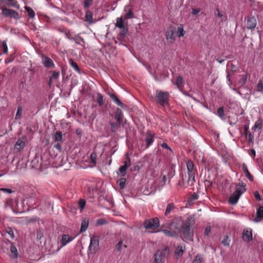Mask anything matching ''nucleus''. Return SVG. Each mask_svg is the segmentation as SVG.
<instances>
[{
  "label": "nucleus",
  "instance_id": "obj_1",
  "mask_svg": "<svg viewBox=\"0 0 263 263\" xmlns=\"http://www.w3.org/2000/svg\"><path fill=\"white\" fill-rule=\"evenodd\" d=\"M194 219L193 217L189 216L185 222L181 225V231L184 237L187 240H192L193 235V232L191 231V226L193 222Z\"/></svg>",
  "mask_w": 263,
  "mask_h": 263
},
{
  "label": "nucleus",
  "instance_id": "obj_2",
  "mask_svg": "<svg viewBox=\"0 0 263 263\" xmlns=\"http://www.w3.org/2000/svg\"><path fill=\"white\" fill-rule=\"evenodd\" d=\"M155 98L158 104L163 107L168 105L170 95L168 92L157 90L156 91Z\"/></svg>",
  "mask_w": 263,
  "mask_h": 263
},
{
  "label": "nucleus",
  "instance_id": "obj_3",
  "mask_svg": "<svg viewBox=\"0 0 263 263\" xmlns=\"http://www.w3.org/2000/svg\"><path fill=\"white\" fill-rule=\"evenodd\" d=\"M170 249L168 247H165L162 250H158L155 254L154 262L161 263L163 258H167L170 256Z\"/></svg>",
  "mask_w": 263,
  "mask_h": 263
},
{
  "label": "nucleus",
  "instance_id": "obj_4",
  "mask_svg": "<svg viewBox=\"0 0 263 263\" xmlns=\"http://www.w3.org/2000/svg\"><path fill=\"white\" fill-rule=\"evenodd\" d=\"M99 242L97 236H93L90 238V245L88 247V257H90L91 255H94L99 249Z\"/></svg>",
  "mask_w": 263,
  "mask_h": 263
},
{
  "label": "nucleus",
  "instance_id": "obj_5",
  "mask_svg": "<svg viewBox=\"0 0 263 263\" xmlns=\"http://www.w3.org/2000/svg\"><path fill=\"white\" fill-rule=\"evenodd\" d=\"M159 226V220L158 218L146 219L143 223V227L146 230H155Z\"/></svg>",
  "mask_w": 263,
  "mask_h": 263
},
{
  "label": "nucleus",
  "instance_id": "obj_6",
  "mask_svg": "<svg viewBox=\"0 0 263 263\" xmlns=\"http://www.w3.org/2000/svg\"><path fill=\"white\" fill-rule=\"evenodd\" d=\"M2 14L6 17L14 18L16 20L20 18V16L17 12L12 9H9L4 7L2 8Z\"/></svg>",
  "mask_w": 263,
  "mask_h": 263
},
{
  "label": "nucleus",
  "instance_id": "obj_7",
  "mask_svg": "<svg viewBox=\"0 0 263 263\" xmlns=\"http://www.w3.org/2000/svg\"><path fill=\"white\" fill-rule=\"evenodd\" d=\"M245 191V189H244L243 191H241L240 189L236 190V191L230 196L229 202L232 205L235 204L237 202L241 194Z\"/></svg>",
  "mask_w": 263,
  "mask_h": 263
},
{
  "label": "nucleus",
  "instance_id": "obj_8",
  "mask_svg": "<svg viewBox=\"0 0 263 263\" xmlns=\"http://www.w3.org/2000/svg\"><path fill=\"white\" fill-rule=\"evenodd\" d=\"M175 29L174 28H170L166 32V38L167 42L171 44H173L175 40V36L174 35Z\"/></svg>",
  "mask_w": 263,
  "mask_h": 263
},
{
  "label": "nucleus",
  "instance_id": "obj_9",
  "mask_svg": "<svg viewBox=\"0 0 263 263\" xmlns=\"http://www.w3.org/2000/svg\"><path fill=\"white\" fill-rule=\"evenodd\" d=\"M126 161L124 162V165L119 168V171L124 175L127 168L131 165L130 160L128 157V154H126Z\"/></svg>",
  "mask_w": 263,
  "mask_h": 263
},
{
  "label": "nucleus",
  "instance_id": "obj_10",
  "mask_svg": "<svg viewBox=\"0 0 263 263\" xmlns=\"http://www.w3.org/2000/svg\"><path fill=\"white\" fill-rule=\"evenodd\" d=\"M256 26V20L254 16H249L247 18V28L248 29H253Z\"/></svg>",
  "mask_w": 263,
  "mask_h": 263
},
{
  "label": "nucleus",
  "instance_id": "obj_11",
  "mask_svg": "<svg viewBox=\"0 0 263 263\" xmlns=\"http://www.w3.org/2000/svg\"><path fill=\"white\" fill-rule=\"evenodd\" d=\"M154 136L155 134L149 130L146 133L144 140L146 143V147H148L153 143Z\"/></svg>",
  "mask_w": 263,
  "mask_h": 263
},
{
  "label": "nucleus",
  "instance_id": "obj_12",
  "mask_svg": "<svg viewBox=\"0 0 263 263\" xmlns=\"http://www.w3.org/2000/svg\"><path fill=\"white\" fill-rule=\"evenodd\" d=\"M42 63L44 64V66L47 68H50V67H54V64L53 63L51 59L43 55L42 57Z\"/></svg>",
  "mask_w": 263,
  "mask_h": 263
},
{
  "label": "nucleus",
  "instance_id": "obj_13",
  "mask_svg": "<svg viewBox=\"0 0 263 263\" xmlns=\"http://www.w3.org/2000/svg\"><path fill=\"white\" fill-rule=\"evenodd\" d=\"M107 94L115 103L123 108H124L125 106L123 103L120 101L114 93L108 91L107 92Z\"/></svg>",
  "mask_w": 263,
  "mask_h": 263
},
{
  "label": "nucleus",
  "instance_id": "obj_14",
  "mask_svg": "<svg viewBox=\"0 0 263 263\" xmlns=\"http://www.w3.org/2000/svg\"><path fill=\"white\" fill-rule=\"evenodd\" d=\"M25 145V142L22 139H19L15 144V149L16 150L17 152H19L24 147Z\"/></svg>",
  "mask_w": 263,
  "mask_h": 263
},
{
  "label": "nucleus",
  "instance_id": "obj_15",
  "mask_svg": "<svg viewBox=\"0 0 263 263\" xmlns=\"http://www.w3.org/2000/svg\"><path fill=\"white\" fill-rule=\"evenodd\" d=\"M122 122H117L116 123L114 122H109L110 126V129L112 133H116L118 129L120 127Z\"/></svg>",
  "mask_w": 263,
  "mask_h": 263
},
{
  "label": "nucleus",
  "instance_id": "obj_16",
  "mask_svg": "<svg viewBox=\"0 0 263 263\" xmlns=\"http://www.w3.org/2000/svg\"><path fill=\"white\" fill-rule=\"evenodd\" d=\"M242 238L245 241H249L252 239L251 231L248 230H245L242 233Z\"/></svg>",
  "mask_w": 263,
  "mask_h": 263
},
{
  "label": "nucleus",
  "instance_id": "obj_17",
  "mask_svg": "<svg viewBox=\"0 0 263 263\" xmlns=\"http://www.w3.org/2000/svg\"><path fill=\"white\" fill-rule=\"evenodd\" d=\"M10 250L11 253V258L13 259H16L18 257V254L17 249L13 243H11Z\"/></svg>",
  "mask_w": 263,
  "mask_h": 263
},
{
  "label": "nucleus",
  "instance_id": "obj_18",
  "mask_svg": "<svg viewBox=\"0 0 263 263\" xmlns=\"http://www.w3.org/2000/svg\"><path fill=\"white\" fill-rule=\"evenodd\" d=\"M73 239V238L71 236H69L68 235H63L62 236L61 243L62 244V247L65 246L66 245L68 242L72 241Z\"/></svg>",
  "mask_w": 263,
  "mask_h": 263
},
{
  "label": "nucleus",
  "instance_id": "obj_19",
  "mask_svg": "<svg viewBox=\"0 0 263 263\" xmlns=\"http://www.w3.org/2000/svg\"><path fill=\"white\" fill-rule=\"evenodd\" d=\"M247 79H248L247 74H244V75L241 76V78L238 81L237 83L236 84V86L238 87H241L243 86L246 83Z\"/></svg>",
  "mask_w": 263,
  "mask_h": 263
},
{
  "label": "nucleus",
  "instance_id": "obj_20",
  "mask_svg": "<svg viewBox=\"0 0 263 263\" xmlns=\"http://www.w3.org/2000/svg\"><path fill=\"white\" fill-rule=\"evenodd\" d=\"M89 220L87 218L84 219L81 223L80 232L82 233L85 232L88 228Z\"/></svg>",
  "mask_w": 263,
  "mask_h": 263
},
{
  "label": "nucleus",
  "instance_id": "obj_21",
  "mask_svg": "<svg viewBox=\"0 0 263 263\" xmlns=\"http://www.w3.org/2000/svg\"><path fill=\"white\" fill-rule=\"evenodd\" d=\"M122 111L120 108H117L115 111V118L117 122H122Z\"/></svg>",
  "mask_w": 263,
  "mask_h": 263
},
{
  "label": "nucleus",
  "instance_id": "obj_22",
  "mask_svg": "<svg viewBox=\"0 0 263 263\" xmlns=\"http://www.w3.org/2000/svg\"><path fill=\"white\" fill-rule=\"evenodd\" d=\"M85 21L89 24H93L96 22V21L92 19V13L91 11L87 10L85 15Z\"/></svg>",
  "mask_w": 263,
  "mask_h": 263
},
{
  "label": "nucleus",
  "instance_id": "obj_23",
  "mask_svg": "<svg viewBox=\"0 0 263 263\" xmlns=\"http://www.w3.org/2000/svg\"><path fill=\"white\" fill-rule=\"evenodd\" d=\"M127 32V29L126 27L121 28V31L118 35L117 39L120 41H122L125 37Z\"/></svg>",
  "mask_w": 263,
  "mask_h": 263
},
{
  "label": "nucleus",
  "instance_id": "obj_24",
  "mask_svg": "<svg viewBox=\"0 0 263 263\" xmlns=\"http://www.w3.org/2000/svg\"><path fill=\"white\" fill-rule=\"evenodd\" d=\"M124 11L127 12V13L125 15L126 19L132 18L134 17V14L129 6H126L124 8Z\"/></svg>",
  "mask_w": 263,
  "mask_h": 263
},
{
  "label": "nucleus",
  "instance_id": "obj_25",
  "mask_svg": "<svg viewBox=\"0 0 263 263\" xmlns=\"http://www.w3.org/2000/svg\"><path fill=\"white\" fill-rule=\"evenodd\" d=\"M62 133L60 131L57 132L53 136V139L55 142L62 141Z\"/></svg>",
  "mask_w": 263,
  "mask_h": 263
},
{
  "label": "nucleus",
  "instance_id": "obj_26",
  "mask_svg": "<svg viewBox=\"0 0 263 263\" xmlns=\"http://www.w3.org/2000/svg\"><path fill=\"white\" fill-rule=\"evenodd\" d=\"M242 169L243 172L246 174V177L251 181H252L253 180V177L251 175V174L250 173L249 171L248 170L247 165L243 163L242 164Z\"/></svg>",
  "mask_w": 263,
  "mask_h": 263
},
{
  "label": "nucleus",
  "instance_id": "obj_27",
  "mask_svg": "<svg viewBox=\"0 0 263 263\" xmlns=\"http://www.w3.org/2000/svg\"><path fill=\"white\" fill-rule=\"evenodd\" d=\"M97 102L100 107L103 106L104 103L103 96L100 93H97Z\"/></svg>",
  "mask_w": 263,
  "mask_h": 263
},
{
  "label": "nucleus",
  "instance_id": "obj_28",
  "mask_svg": "<svg viewBox=\"0 0 263 263\" xmlns=\"http://www.w3.org/2000/svg\"><path fill=\"white\" fill-rule=\"evenodd\" d=\"M186 166L188 171V174H194L193 171L194 166L193 163L192 161H187L186 163Z\"/></svg>",
  "mask_w": 263,
  "mask_h": 263
},
{
  "label": "nucleus",
  "instance_id": "obj_29",
  "mask_svg": "<svg viewBox=\"0 0 263 263\" xmlns=\"http://www.w3.org/2000/svg\"><path fill=\"white\" fill-rule=\"evenodd\" d=\"M184 250V248L182 246H178L175 250V254L176 256L180 257L182 255Z\"/></svg>",
  "mask_w": 263,
  "mask_h": 263
},
{
  "label": "nucleus",
  "instance_id": "obj_30",
  "mask_svg": "<svg viewBox=\"0 0 263 263\" xmlns=\"http://www.w3.org/2000/svg\"><path fill=\"white\" fill-rule=\"evenodd\" d=\"M262 120L259 119L256 121L255 124L252 127V129L255 130L256 129H261L262 127Z\"/></svg>",
  "mask_w": 263,
  "mask_h": 263
},
{
  "label": "nucleus",
  "instance_id": "obj_31",
  "mask_svg": "<svg viewBox=\"0 0 263 263\" xmlns=\"http://www.w3.org/2000/svg\"><path fill=\"white\" fill-rule=\"evenodd\" d=\"M175 208V206L174 203H169L166 206V209L165 212V215L166 216L168 215L171 213V212Z\"/></svg>",
  "mask_w": 263,
  "mask_h": 263
},
{
  "label": "nucleus",
  "instance_id": "obj_32",
  "mask_svg": "<svg viewBox=\"0 0 263 263\" xmlns=\"http://www.w3.org/2000/svg\"><path fill=\"white\" fill-rule=\"evenodd\" d=\"M170 229L172 230L174 229L175 233H179L181 231V226L180 227L176 225V223H175L174 222H173L170 224Z\"/></svg>",
  "mask_w": 263,
  "mask_h": 263
},
{
  "label": "nucleus",
  "instance_id": "obj_33",
  "mask_svg": "<svg viewBox=\"0 0 263 263\" xmlns=\"http://www.w3.org/2000/svg\"><path fill=\"white\" fill-rule=\"evenodd\" d=\"M116 26L120 29L125 27V26L123 24V19H122V17L117 18V22L116 23Z\"/></svg>",
  "mask_w": 263,
  "mask_h": 263
},
{
  "label": "nucleus",
  "instance_id": "obj_34",
  "mask_svg": "<svg viewBox=\"0 0 263 263\" xmlns=\"http://www.w3.org/2000/svg\"><path fill=\"white\" fill-rule=\"evenodd\" d=\"M257 217L263 219V206H260L257 210Z\"/></svg>",
  "mask_w": 263,
  "mask_h": 263
},
{
  "label": "nucleus",
  "instance_id": "obj_35",
  "mask_svg": "<svg viewBox=\"0 0 263 263\" xmlns=\"http://www.w3.org/2000/svg\"><path fill=\"white\" fill-rule=\"evenodd\" d=\"M70 65L76 71L78 72H80V69L77 64L74 62L71 59L69 60Z\"/></svg>",
  "mask_w": 263,
  "mask_h": 263
},
{
  "label": "nucleus",
  "instance_id": "obj_36",
  "mask_svg": "<svg viewBox=\"0 0 263 263\" xmlns=\"http://www.w3.org/2000/svg\"><path fill=\"white\" fill-rule=\"evenodd\" d=\"M217 115L221 119H224V108L223 107H220L218 109Z\"/></svg>",
  "mask_w": 263,
  "mask_h": 263
},
{
  "label": "nucleus",
  "instance_id": "obj_37",
  "mask_svg": "<svg viewBox=\"0 0 263 263\" xmlns=\"http://www.w3.org/2000/svg\"><path fill=\"white\" fill-rule=\"evenodd\" d=\"M25 9L27 11L28 14L30 17L33 18L34 17L35 13H34V11L31 8H30L28 6H26L25 7Z\"/></svg>",
  "mask_w": 263,
  "mask_h": 263
},
{
  "label": "nucleus",
  "instance_id": "obj_38",
  "mask_svg": "<svg viewBox=\"0 0 263 263\" xmlns=\"http://www.w3.org/2000/svg\"><path fill=\"white\" fill-rule=\"evenodd\" d=\"M189 178H188V183L190 184L191 183L190 185H193L194 184V182H195V174H188Z\"/></svg>",
  "mask_w": 263,
  "mask_h": 263
},
{
  "label": "nucleus",
  "instance_id": "obj_39",
  "mask_svg": "<svg viewBox=\"0 0 263 263\" xmlns=\"http://www.w3.org/2000/svg\"><path fill=\"white\" fill-rule=\"evenodd\" d=\"M22 107L21 106H18L17 109L16 114L15 117V120H19L22 117Z\"/></svg>",
  "mask_w": 263,
  "mask_h": 263
},
{
  "label": "nucleus",
  "instance_id": "obj_40",
  "mask_svg": "<svg viewBox=\"0 0 263 263\" xmlns=\"http://www.w3.org/2000/svg\"><path fill=\"white\" fill-rule=\"evenodd\" d=\"M230 240L228 236H225L221 243L225 246L229 247Z\"/></svg>",
  "mask_w": 263,
  "mask_h": 263
},
{
  "label": "nucleus",
  "instance_id": "obj_41",
  "mask_svg": "<svg viewBox=\"0 0 263 263\" xmlns=\"http://www.w3.org/2000/svg\"><path fill=\"white\" fill-rule=\"evenodd\" d=\"M96 157L97 154L94 152L92 153L90 156L91 163L93 165L96 164Z\"/></svg>",
  "mask_w": 263,
  "mask_h": 263
},
{
  "label": "nucleus",
  "instance_id": "obj_42",
  "mask_svg": "<svg viewBox=\"0 0 263 263\" xmlns=\"http://www.w3.org/2000/svg\"><path fill=\"white\" fill-rule=\"evenodd\" d=\"M263 81L260 80L257 85V91L261 92L263 94Z\"/></svg>",
  "mask_w": 263,
  "mask_h": 263
},
{
  "label": "nucleus",
  "instance_id": "obj_43",
  "mask_svg": "<svg viewBox=\"0 0 263 263\" xmlns=\"http://www.w3.org/2000/svg\"><path fill=\"white\" fill-rule=\"evenodd\" d=\"M182 78L181 76H178L177 78L176 85L178 87V88H180L182 86Z\"/></svg>",
  "mask_w": 263,
  "mask_h": 263
},
{
  "label": "nucleus",
  "instance_id": "obj_44",
  "mask_svg": "<svg viewBox=\"0 0 263 263\" xmlns=\"http://www.w3.org/2000/svg\"><path fill=\"white\" fill-rule=\"evenodd\" d=\"M202 259V256L201 255L198 254L196 255L195 259L193 261V263H201Z\"/></svg>",
  "mask_w": 263,
  "mask_h": 263
},
{
  "label": "nucleus",
  "instance_id": "obj_45",
  "mask_svg": "<svg viewBox=\"0 0 263 263\" xmlns=\"http://www.w3.org/2000/svg\"><path fill=\"white\" fill-rule=\"evenodd\" d=\"M254 134L253 133H250L248 136V142L250 145H253L254 144Z\"/></svg>",
  "mask_w": 263,
  "mask_h": 263
},
{
  "label": "nucleus",
  "instance_id": "obj_46",
  "mask_svg": "<svg viewBox=\"0 0 263 263\" xmlns=\"http://www.w3.org/2000/svg\"><path fill=\"white\" fill-rule=\"evenodd\" d=\"M177 35L179 37L183 36L184 35L183 28V27L181 25L178 27V29H177Z\"/></svg>",
  "mask_w": 263,
  "mask_h": 263
},
{
  "label": "nucleus",
  "instance_id": "obj_47",
  "mask_svg": "<svg viewBox=\"0 0 263 263\" xmlns=\"http://www.w3.org/2000/svg\"><path fill=\"white\" fill-rule=\"evenodd\" d=\"M126 182V179L124 178H122L119 180V185L120 189H123L124 187L125 184Z\"/></svg>",
  "mask_w": 263,
  "mask_h": 263
},
{
  "label": "nucleus",
  "instance_id": "obj_48",
  "mask_svg": "<svg viewBox=\"0 0 263 263\" xmlns=\"http://www.w3.org/2000/svg\"><path fill=\"white\" fill-rule=\"evenodd\" d=\"M85 203H86L85 200H84V199H81L79 200V207H80V209H81V210H82L84 209V208L85 205Z\"/></svg>",
  "mask_w": 263,
  "mask_h": 263
},
{
  "label": "nucleus",
  "instance_id": "obj_49",
  "mask_svg": "<svg viewBox=\"0 0 263 263\" xmlns=\"http://www.w3.org/2000/svg\"><path fill=\"white\" fill-rule=\"evenodd\" d=\"M107 223V221L103 218L99 219L97 221V225L100 226V225H103Z\"/></svg>",
  "mask_w": 263,
  "mask_h": 263
},
{
  "label": "nucleus",
  "instance_id": "obj_50",
  "mask_svg": "<svg viewBox=\"0 0 263 263\" xmlns=\"http://www.w3.org/2000/svg\"><path fill=\"white\" fill-rule=\"evenodd\" d=\"M2 48L3 49V53L4 54H7L8 53V48L6 43L5 41L2 42Z\"/></svg>",
  "mask_w": 263,
  "mask_h": 263
},
{
  "label": "nucleus",
  "instance_id": "obj_51",
  "mask_svg": "<svg viewBox=\"0 0 263 263\" xmlns=\"http://www.w3.org/2000/svg\"><path fill=\"white\" fill-rule=\"evenodd\" d=\"M59 76V72L54 71L53 72L52 77L50 78V79H51V78H53L54 79H58ZM50 83H51V80H50L49 85L50 84Z\"/></svg>",
  "mask_w": 263,
  "mask_h": 263
},
{
  "label": "nucleus",
  "instance_id": "obj_52",
  "mask_svg": "<svg viewBox=\"0 0 263 263\" xmlns=\"http://www.w3.org/2000/svg\"><path fill=\"white\" fill-rule=\"evenodd\" d=\"M162 232H163L165 235H166L167 236H170L171 237H173L174 236V235L173 234V233L170 230L164 229V230H162Z\"/></svg>",
  "mask_w": 263,
  "mask_h": 263
},
{
  "label": "nucleus",
  "instance_id": "obj_53",
  "mask_svg": "<svg viewBox=\"0 0 263 263\" xmlns=\"http://www.w3.org/2000/svg\"><path fill=\"white\" fill-rule=\"evenodd\" d=\"M6 232L12 238H13L14 237L13 231L10 228H7V229L6 230Z\"/></svg>",
  "mask_w": 263,
  "mask_h": 263
},
{
  "label": "nucleus",
  "instance_id": "obj_54",
  "mask_svg": "<svg viewBox=\"0 0 263 263\" xmlns=\"http://www.w3.org/2000/svg\"><path fill=\"white\" fill-rule=\"evenodd\" d=\"M175 175V171L173 170V168H170L169 172L167 174V176L169 178H172Z\"/></svg>",
  "mask_w": 263,
  "mask_h": 263
},
{
  "label": "nucleus",
  "instance_id": "obj_55",
  "mask_svg": "<svg viewBox=\"0 0 263 263\" xmlns=\"http://www.w3.org/2000/svg\"><path fill=\"white\" fill-rule=\"evenodd\" d=\"M92 1L91 0H85L84 7L85 8H88L91 5Z\"/></svg>",
  "mask_w": 263,
  "mask_h": 263
},
{
  "label": "nucleus",
  "instance_id": "obj_56",
  "mask_svg": "<svg viewBox=\"0 0 263 263\" xmlns=\"http://www.w3.org/2000/svg\"><path fill=\"white\" fill-rule=\"evenodd\" d=\"M0 190L3 192L11 194L12 192H13V191H12L11 189H6V188H1Z\"/></svg>",
  "mask_w": 263,
  "mask_h": 263
},
{
  "label": "nucleus",
  "instance_id": "obj_57",
  "mask_svg": "<svg viewBox=\"0 0 263 263\" xmlns=\"http://www.w3.org/2000/svg\"><path fill=\"white\" fill-rule=\"evenodd\" d=\"M122 243H123L122 241H120L119 242H118V243L116 245V249L118 251H121Z\"/></svg>",
  "mask_w": 263,
  "mask_h": 263
},
{
  "label": "nucleus",
  "instance_id": "obj_58",
  "mask_svg": "<svg viewBox=\"0 0 263 263\" xmlns=\"http://www.w3.org/2000/svg\"><path fill=\"white\" fill-rule=\"evenodd\" d=\"M227 78L228 81L229 82V85H231V84H232V81H231V80L230 79V71L228 70H227Z\"/></svg>",
  "mask_w": 263,
  "mask_h": 263
},
{
  "label": "nucleus",
  "instance_id": "obj_59",
  "mask_svg": "<svg viewBox=\"0 0 263 263\" xmlns=\"http://www.w3.org/2000/svg\"><path fill=\"white\" fill-rule=\"evenodd\" d=\"M244 130H245V137L247 138V135H248V131L249 130V125L248 124H246L244 125Z\"/></svg>",
  "mask_w": 263,
  "mask_h": 263
},
{
  "label": "nucleus",
  "instance_id": "obj_60",
  "mask_svg": "<svg viewBox=\"0 0 263 263\" xmlns=\"http://www.w3.org/2000/svg\"><path fill=\"white\" fill-rule=\"evenodd\" d=\"M254 196L255 198L257 200L260 201L261 200V197L260 196V195L258 191H255L254 193Z\"/></svg>",
  "mask_w": 263,
  "mask_h": 263
},
{
  "label": "nucleus",
  "instance_id": "obj_61",
  "mask_svg": "<svg viewBox=\"0 0 263 263\" xmlns=\"http://www.w3.org/2000/svg\"><path fill=\"white\" fill-rule=\"evenodd\" d=\"M161 146L163 147V148H166L167 149H169L170 151H172V149L170 148V147L167 144V143H163L162 144H161Z\"/></svg>",
  "mask_w": 263,
  "mask_h": 263
},
{
  "label": "nucleus",
  "instance_id": "obj_62",
  "mask_svg": "<svg viewBox=\"0 0 263 263\" xmlns=\"http://www.w3.org/2000/svg\"><path fill=\"white\" fill-rule=\"evenodd\" d=\"M54 147L58 149L59 151H61L62 149V146L60 143H58L54 145Z\"/></svg>",
  "mask_w": 263,
  "mask_h": 263
},
{
  "label": "nucleus",
  "instance_id": "obj_63",
  "mask_svg": "<svg viewBox=\"0 0 263 263\" xmlns=\"http://www.w3.org/2000/svg\"><path fill=\"white\" fill-rule=\"evenodd\" d=\"M198 198V196L197 194L196 193H194L192 195V196H191L190 198L191 200H196V199H197Z\"/></svg>",
  "mask_w": 263,
  "mask_h": 263
},
{
  "label": "nucleus",
  "instance_id": "obj_64",
  "mask_svg": "<svg viewBox=\"0 0 263 263\" xmlns=\"http://www.w3.org/2000/svg\"><path fill=\"white\" fill-rule=\"evenodd\" d=\"M210 232H211V228L206 227L205 230V231H204V234L205 235L208 236L209 233H210Z\"/></svg>",
  "mask_w": 263,
  "mask_h": 263
}]
</instances>
